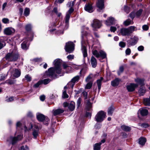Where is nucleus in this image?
I'll list each match as a JSON object with an SVG mask.
<instances>
[{
	"label": "nucleus",
	"mask_w": 150,
	"mask_h": 150,
	"mask_svg": "<svg viewBox=\"0 0 150 150\" xmlns=\"http://www.w3.org/2000/svg\"><path fill=\"white\" fill-rule=\"evenodd\" d=\"M124 10L126 12L128 13L129 12V8L127 6H124Z\"/></svg>",
	"instance_id": "52"
},
{
	"label": "nucleus",
	"mask_w": 150,
	"mask_h": 150,
	"mask_svg": "<svg viewBox=\"0 0 150 150\" xmlns=\"http://www.w3.org/2000/svg\"><path fill=\"white\" fill-rule=\"evenodd\" d=\"M74 50V44L72 42H68L66 43L65 46L66 51L69 53H71Z\"/></svg>",
	"instance_id": "7"
},
{
	"label": "nucleus",
	"mask_w": 150,
	"mask_h": 150,
	"mask_svg": "<svg viewBox=\"0 0 150 150\" xmlns=\"http://www.w3.org/2000/svg\"><path fill=\"white\" fill-rule=\"evenodd\" d=\"M131 50L129 48L127 49L125 51L126 54L127 55H129L131 53Z\"/></svg>",
	"instance_id": "54"
},
{
	"label": "nucleus",
	"mask_w": 150,
	"mask_h": 150,
	"mask_svg": "<svg viewBox=\"0 0 150 150\" xmlns=\"http://www.w3.org/2000/svg\"><path fill=\"white\" fill-rule=\"evenodd\" d=\"M106 113L103 111H100L98 112L96 115L95 120L97 122H102L105 117Z\"/></svg>",
	"instance_id": "2"
},
{
	"label": "nucleus",
	"mask_w": 150,
	"mask_h": 150,
	"mask_svg": "<svg viewBox=\"0 0 150 150\" xmlns=\"http://www.w3.org/2000/svg\"><path fill=\"white\" fill-rule=\"evenodd\" d=\"M120 80L118 78H116L111 81V85L114 87L117 86L119 84Z\"/></svg>",
	"instance_id": "21"
},
{
	"label": "nucleus",
	"mask_w": 150,
	"mask_h": 150,
	"mask_svg": "<svg viewBox=\"0 0 150 150\" xmlns=\"http://www.w3.org/2000/svg\"><path fill=\"white\" fill-rule=\"evenodd\" d=\"M141 115L143 116L146 115L148 113V110L145 108H142L139 110Z\"/></svg>",
	"instance_id": "18"
},
{
	"label": "nucleus",
	"mask_w": 150,
	"mask_h": 150,
	"mask_svg": "<svg viewBox=\"0 0 150 150\" xmlns=\"http://www.w3.org/2000/svg\"><path fill=\"white\" fill-rule=\"evenodd\" d=\"M146 142V139L144 138H141L139 139V144L142 145H144Z\"/></svg>",
	"instance_id": "31"
},
{
	"label": "nucleus",
	"mask_w": 150,
	"mask_h": 150,
	"mask_svg": "<svg viewBox=\"0 0 150 150\" xmlns=\"http://www.w3.org/2000/svg\"><path fill=\"white\" fill-rule=\"evenodd\" d=\"M22 125L21 123L20 122H18L16 125L17 128H18L21 127Z\"/></svg>",
	"instance_id": "57"
},
{
	"label": "nucleus",
	"mask_w": 150,
	"mask_h": 150,
	"mask_svg": "<svg viewBox=\"0 0 150 150\" xmlns=\"http://www.w3.org/2000/svg\"><path fill=\"white\" fill-rule=\"evenodd\" d=\"M25 28L26 30L27 31H30L31 30V26L30 24H28L26 25L25 27Z\"/></svg>",
	"instance_id": "41"
},
{
	"label": "nucleus",
	"mask_w": 150,
	"mask_h": 150,
	"mask_svg": "<svg viewBox=\"0 0 150 150\" xmlns=\"http://www.w3.org/2000/svg\"><path fill=\"white\" fill-rule=\"evenodd\" d=\"M137 49L139 51H142L144 50V47L142 46H140L138 47Z\"/></svg>",
	"instance_id": "56"
},
{
	"label": "nucleus",
	"mask_w": 150,
	"mask_h": 150,
	"mask_svg": "<svg viewBox=\"0 0 150 150\" xmlns=\"http://www.w3.org/2000/svg\"><path fill=\"white\" fill-rule=\"evenodd\" d=\"M129 35L132 33L134 31H136L137 30L136 27L134 26H132L127 28Z\"/></svg>",
	"instance_id": "24"
},
{
	"label": "nucleus",
	"mask_w": 150,
	"mask_h": 150,
	"mask_svg": "<svg viewBox=\"0 0 150 150\" xmlns=\"http://www.w3.org/2000/svg\"><path fill=\"white\" fill-rule=\"evenodd\" d=\"M42 83V81L40 80L38 82L35 84L34 85V87L35 88H38L39 87V85Z\"/></svg>",
	"instance_id": "40"
},
{
	"label": "nucleus",
	"mask_w": 150,
	"mask_h": 150,
	"mask_svg": "<svg viewBox=\"0 0 150 150\" xmlns=\"http://www.w3.org/2000/svg\"><path fill=\"white\" fill-rule=\"evenodd\" d=\"M42 81V83L46 85L48 83L50 82V80L49 79H45Z\"/></svg>",
	"instance_id": "45"
},
{
	"label": "nucleus",
	"mask_w": 150,
	"mask_h": 150,
	"mask_svg": "<svg viewBox=\"0 0 150 150\" xmlns=\"http://www.w3.org/2000/svg\"><path fill=\"white\" fill-rule=\"evenodd\" d=\"M23 136L21 134L18 135L17 137H10L8 138L7 141L9 143L13 144L16 143L17 141L21 139L22 138Z\"/></svg>",
	"instance_id": "6"
},
{
	"label": "nucleus",
	"mask_w": 150,
	"mask_h": 150,
	"mask_svg": "<svg viewBox=\"0 0 150 150\" xmlns=\"http://www.w3.org/2000/svg\"><path fill=\"white\" fill-rule=\"evenodd\" d=\"M80 77L79 76H76L74 77L67 84L68 87L72 88L76 82H78L79 79Z\"/></svg>",
	"instance_id": "9"
},
{
	"label": "nucleus",
	"mask_w": 150,
	"mask_h": 150,
	"mask_svg": "<svg viewBox=\"0 0 150 150\" xmlns=\"http://www.w3.org/2000/svg\"><path fill=\"white\" fill-rule=\"evenodd\" d=\"M82 93L84 96L85 97V99H87L88 95L86 91H83Z\"/></svg>",
	"instance_id": "61"
},
{
	"label": "nucleus",
	"mask_w": 150,
	"mask_h": 150,
	"mask_svg": "<svg viewBox=\"0 0 150 150\" xmlns=\"http://www.w3.org/2000/svg\"><path fill=\"white\" fill-rule=\"evenodd\" d=\"M10 71L11 73V76L14 78L18 77L21 75L20 70L17 69L11 68Z\"/></svg>",
	"instance_id": "8"
},
{
	"label": "nucleus",
	"mask_w": 150,
	"mask_h": 150,
	"mask_svg": "<svg viewBox=\"0 0 150 150\" xmlns=\"http://www.w3.org/2000/svg\"><path fill=\"white\" fill-rule=\"evenodd\" d=\"M117 30L116 28L115 27L111 26L110 28V30L111 32H114Z\"/></svg>",
	"instance_id": "49"
},
{
	"label": "nucleus",
	"mask_w": 150,
	"mask_h": 150,
	"mask_svg": "<svg viewBox=\"0 0 150 150\" xmlns=\"http://www.w3.org/2000/svg\"><path fill=\"white\" fill-rule=\"evenodd\" d=\"M101 144V142L95 144L93 145V149L94 150H100Z\"/></svg>",
	"instance_id": "26"
},
{
	"label": "nucleus",
	"mask_w": 150,
	"mask_h": 150,
	"mask_svg": "<svg viewBox=\"0 0 150 150\" xmlns=\"http://www.w3.org/2000/svg\"><path fill=\"white\" fill-rule=\"evenodd\" d=\"M40 99L41 101H43L45 99V96L43 95L41 96L40 97Z\"/></svg>",
	"instance_id": "62"
},
{
	"label": "nucleus",
	"mask_w": 150,
	"mask_h": 150,
	"mask_svg": "<svg viewBox=\"0 0 150 150\" xmlns=\"http://www.w3.org/2000/svg\"><path fill=\"white\" fill-rule=\"evenodd\" d=\"M135 81L138 84L143 85L144 84V80L139 78H137L135 79Z\"/></svg>",
	"instance_id": "29"
},
{
	"label": "nucleus",
	"mask_w": 150,
	"mask_h": 150,
	"mask_svg": "<svg viewBox=\"0 0 150 150\" xmlns=\"http://www.w3.org/2000/svg\"><path fill=\"white\" fill-rule=\"evenodd\" d=\"M91 103H90L89 101H88L86 107V110L88 111H90L91 108Z\"/></svg>",
	"instance_id": "36"
},
{
	"label": "nucleus",
	"mask_w": 150,
	"mask_h": 150,
	"mask_svg": "<svg viewBox=\"0 0 150 150\" xmlns=\"http://www.w3.org/2000/svg\"><path fill=\"white\" fill-rule=\"evenodd\" d=\"M131 41L130 44L131 45H135L138 40V37L136 36H134L133 37L131 38Z\"/></svg>",
	"instance_id": "22"
},
{
	"label": "nucleus",
	"mask_w": 150,
	"mask_h": 150,
	"mask_svg": "<svg viewBox=\"0 0 150 150\" xmlns=\"http://www.w3.org/2000/svg\"><path fill=\"white\" fill-rule=\"evenodd\" d=\"M15 30L13 28L8 27L5 28L4 30V34L7 35H10L14 33Z\"/></svg>",
	"instance_id": "10"
},
{
	"label": "nucleus",
	"mask_w": 150,
	"mask_h": 150,
	"mask_svg": "<svg viewBox=\"0 0 150 150\" xmlns=\"http://www.w3.org/2000/svg\"><path fill=\"white\" fill-rule=\"evenodd\" d=\"M61 62L62 60L60 59H55L53 63L54 68L51 67L46 72V74L49 76L56 77V73L59 74L61 72Z\"/></svg>",
	"instance_id": "1"
},
{
	"label": "nucleus",
	"mask_w": 150,
	"mask_h": 150,
	"mask_svg": "<svg viewBox=\"0 0 150 150\" xmlns=\"http://www.w3.org/2000/svg\"><path fill=\"white\" fill-rule=\"evenodd\" d=\"M30 13V9L29 8H25L24 12V15L25 16H28Z\"/></svg>",
	"instance_id": "37"
},
{
	"label": "nucleus",
	"mask_w": 150,
	"mask_h": 150,
	"mask_svg": "<svg viewBox=\"0 0 150 150\" xmlns=\"http://www.w3.org/2000/svg\"><path fill=\"white\" fill-rule=\"evenodd\" d=\"M124 68L122 66H121L120 67L119 71H118L117 73L119 75H120V74L123 71Z\"/></svg>",
	"instance_id": "42"
},
{
	"label": "nucleus",
	"mask_w": 150,
	"mask_h": 150,
	"mask_svg": "<svg viewBox=\"0 0 150 150\" xmlns=\"http://www.w3.org/2000/svg\"><path fill=\"white\" fill-rule=\"evenodd\" d=\"M119 46L122 47H124L125 46V44L123 42H120L119 43Z\"/></svg>",
	"instance_id": "48"
},
{
	"label": "nucleus",
	"mask_w": 150,
	"mask_h": 150,
	"mask_svg": "<svg viewBox=\"0 0 150 150\" xmlns=\"http://www.w3.org/2000/svg\"><path fill=\"white\" fill-rule=\"evenodd\" d=\"M103 79V78L102 77L100 78V79H98L97 81V83L98 85V89L99 91L100 90L101 88V81Z\"/></svg>",
	"instance_id": "30"
},
{
	"label": "nucleus",
	"mask_w": 150,
	"mask_h": 150,
	"mask_svg": "<svg viewBox=\"0 0 150 150\" xmlns=\"http://www.w3.org/2000/svg\"><path fill=\"white\" fill-rule=\"evenodd\" d=\"M74 4V1H71L69 3L67 4L69 5V6L72 7Z\"/></svg>",
	"instance_id": "55"
},
{
	"label": "nucleus",
	"mask_w": 150,
	"mask_h": 150,
	"mask_svg": "<svg viewBox=\"0 0 150 150\" xmlns=\"http://www.w3.org/2000/svg\"><path fill=\"white\" fill-rule=\"evenodd\" d=\"M121 128L122 130L127 132L131 130L130 127L124 125H122Z\"/></svg>",
	"instance_id": "27"
},
{
	"label": "nucleus",
	"mask_w": 150,
	"mask_h": 150,
	"mask_svg": "<svg viewBox=\"0 0 150 150\" xmlns=\"http://www.w3.org/2000/svg\"><path fill=\"white\" fill-rule=\"evenodd\" d=\"M115 20L112 17L109 18L105 22V24L107 26H110L115 23Z\"/></svg>",
	"instance_id": "16"
},
{
	"label": "nucleus",
	"mask_w": 150,
	"mask_h": 150,
	"mask_svg": "<svg viewBox=\"0 0 150 150\" xmlns=\"http://www.w3.org/2000/svg\"><path fill=\"white\" fill-rule=\"evenodd\" d=\"M63 67H64V69H66L67 67H68L69 69H71V67L68 66L66 64H63Z\"/></svg>",
	"instance_id": "60"
},
{
	"label": "nucleus",
	"mask_w": 150,
	"mask_h": 150,
	"mask_svg": "<svg viewBox=\"0 0 150 150\" xmlns=\"http://www.w3.org/2000/svg\"><path fill=\"white\" fill-rule=\"evenodd\" d=\"M39 130L33 129V135L35 138H36L38 135Z\"/></svg>",
	"instance_id": "33"
},
{
	"label": "nucleus",
	"mask_w": 150,
	"mask_h": 150,
	"mask_svg": "<svg viewBox=\"0 0 150 150\" xmlns=\"http://www.w3.org/2000/svg\"><path fill=\"white\" fill-rule=\"evenodd\" d=\"M67 58L69 60H71L74 59V55L70 54L67 56Z\"/></svg>",
	"instance_id": "44"
},
{
	"label": "nucleus",
	"mask_w": 150,
	"mask_h": 150,
	"mask_svg": "<svg viewBox=\"0 0 150 150\" xmlns=\"http://www.w3.org/2000/svg\"><path fill=\"white\" fill-rule=\"evenodd\" d=\"M91 63L92 67H95L97 64V62L96 59L93 56H92L90 60Z\"/></svg>",
	"instance_id": "20"
},
{
	"label": "nucleus",
	"mask_w": 150,
	"mask_h": 150,
	"mask_svg": "<svg viewBox=\"0 0 150 150\" xmlns=\"http://www.w3.org/2000/svg\"><path fill=\"white\" fill-rule=\"evenodd\" d=\"M86 115L87 117H88L90 118L91 116V114L89 112H87L86 113Z\"/></svg>",
	"instance_id": "64"
},
{
	"label": "nucleus",
	"mask_w": 150,
	"mask_h": 150,
	"mask_svg": "<svg viewBox=\"0 0 150 150\" xmlns=\"http://www.w3.org/2000/svg\"><path fill=\"white\" fill-rule=\"evenodd\" d=\"M75 103L74 102H71L68 105V108L71 111H73L75 108Z\"/></svg>",
	"instance_id": "25"
},
{
	"label": "nucleus",
	"mask_w": 150,
	"mask_h": 150,
	"mask_svg": "<svg viewBox=\"0 0 150 150\" xmlns=\"http://www.w3.org/2000/svg\"><path fill=\"white\" fill-rule=\"evenodd\" d=\"M97 6L99 8V11L102 10L104 8V2L103 0H98L97 3Z\"/></svg>",
	"instance_id": "14"
},
{
	"label": "nucleus",
	"mask_w": 150,
	"mask_h": 150,
	"mask_svg": "<svg viewBox=\"0 0 150 150\" xmlns=\"http://www.w3.org/2000/svg\"><path fill=\"white\" fill-rule=\"evenodd\" d=\"M85 10L91 13L93 11L92 6L90 4H88L85 6Z\"/></svg>",
	"instance_id": "23"
},
{
	"label": "nucleus",
	"mask_w": 150,
	"mask_h": 150,
	"mask_svg": "<svg viewBox=\"0 0 150 150\" xmlns=\"http://www.w3.org/2000/svg\"><path fill=\"white\" fill-rule=\"evenodd\" d=\"M136 13H135V12H133L130 14L129 16L132 19H133L135 16H136Z\"/></svg>",
	"instance_id": "43"
},
{
	"label": "nucleus",
	"mask_w": 150,
	"mask_h": 150,
	"mask_svg": "<svg viewBox=\"0 0 150 150\" xmlns=\"http://www.w3.org/2000/svg\"><path fill=\"white\" fill-rule=\"evenodd\" d=\"M91 79V75H88V76L87 78H86V82H88L90 81V80Z\"/></svg>",
	"instance_id": "59"
},
{
	"label": "nucleus",
	"mask_w": 150,
	"mask_h": 150,
	"mask_svg": "<svg viewBox=\"0 0 150 150\" xmlns=\"http://www.w3.org/2000/svg\"><path fill=\"white\" fill-rule=\"evenodd\" d=\"M63 96L64 98H68L69 97L68 95L66 93V91H64L63 92Z\"/></svg>",
	"instance_id": "47"
},
{
	"label": "nucleus",
	"mask_w": 150,
	"mask_h": 150,
	"mask_svg": "<svg viewBox=\"0 0 150 150\" xmlns=\"http://www.w3.org/2000/svg\"><path fill=\"white\" fill-rule=\"evenodd\" d=\"M25 78L26 80L28 81H30L31 80V77L28 75H27L25 76Z\"/></svg>",
	"instance_id": "51"
},
{
	"label": "nucleus",
	"mask_w": 150,
	"mask_h": 150,
	"mask_svg": "<svg viewBox=\"0 0 150 150\" xmlns=\"http://www.w3.org/2000/svg\"><path fill=\"white\" fill-rule=\"evenodd\" d=\"M144 103L146 106H150V99L148 98L144 99Z\"/></svg>",
	"instance_id": "32"
},
{
	"label": "nucleus",
	"mask_w": 150,
	"mask_h": 150,
	"mask_svg": "<svg viewBox=\"0 0 150 150\" xmlns=\"http://www.w3.org/2000/svg\"><path fill=\"white\" fill-rule=\"evenodd\" d=\"M93 84V83L92 82H90L88 83L85 87V89H90L92 87Z\"/></svg>",
	"instance_id": "35"
},
{
	"label": "nucleus",
	"mask_w": 150,
	"mask_h": 150,
	"mask_svg": "<svg viewBox=\"0 0 150 150\" xmlns=\"http://www.w3.org/2000/svg\"><path fill=\"white\" fill-rule=\"evenodd\" d=\"M64 111V110L61 109L54 110H53V114L55 116L62 113Z\"/></svg>",
	"instance_id": "19"
},
{
	"label": "nucleus",
	"mask_w": 150,
	"mask_h": 150,
	"mask_svg": "<svg viewBox=\"0 0 150 150\" xmlns=\"http://www.w3.org/2000/svg\"><path fill=\"white\" fill-rule=\"evenodd\" d=\"M2 21L4 23H9V20L7 18H4L2 20Z\"/></svg>",
	"instance_id": "46"
},
{
	"label": "nucleus",
	"mask_w": 150,
	"mask_h": 150,
	"mask_svg": "<svg viewBox=\"0 0 150 150\" xmlns=\"http://www.w3.org/2000/svg\"><path fill=\"white\" fill-rule=\"evenodd\" d=\"M91 25L92 27L94 28H99L101 25V23L98 20L94 19Z\"/></svg>",
	"instance_id": "12"
},
{
	"label": "nucleus",
	"mask_w": 150,
	"mask_h": 150,
	"mask_svg": "<svg viewBox=\"0 0 150 150\" xmlns=\"http://www.w3.org/2000/svg\"><path fill=\"white\" fill-rule=\"evenodd\" d=\"M142 29L144 30H147L148 29V26L146 25H144L142 26Z\"/></svg>",
	"instance_id": "53"
},
{
	"label": "nucleus",
	"mask_w": 150,
	"mask_h": 150,
	"mask_svg": "<svg viewBox=\"0 0 150 150\" xmlns=\"http://www.w3.org/2000/svg\"><path fill=\"white\" fill-rule=\"evenodd\" d=\"M142 11L143 10L141 9L137 11V12L136 13V17H139L141 15Z\"/></svg>",
	"instance_id": "39"
},
{
	"label": "nucleus",
	"mask_w": 150,
	"mask_h": 150,
	"mask_svg": "<svg viewBox=\"0 0 150 150\" xmlns=\"http://www.w3.org/2000/svg\"><path fill=\"white\" fill-rule=\"evenodd\" d=\"M18 55L13 52L8 53L6 56V59L8 61H14L18 58Z\"/></svg>",
	"instance_id": "4"
},
{
	"label": "nucleus",
	"mask_w": 150,
	"mask_h": 150,
	"mask_svg": "<svg viewBox=\"0 0 150 150\" xmlns=\"http://www.w3.org/2000/svg\"><path fill=\"white\" fill-rule=\"evenodd\" d=\"M120 34L123 36H129V34L128 28H122L120 30Z\"/></svg>",
	"instance_id": "13"
},
{
	"label": "nucleus",
	"mask_w": 150,
	"mask_h": 150,
	"mask_svg": "<svg viewBox=\"0 0 150 150\" xmlns=\"http://www.w3.org/2000/svg\"><path fill=\"white\" fill-rule=\"evenodd\" d=\"M83 41L82 40L81 41V49L83 52V56L84 58L86 57L87 56V50L86 47L83 44Z\"/></svg>",
	"instance_id": "17"
},
{
	"label": "nucleus",
	"mask_w": 150,
	"mask_h": 150,
	"mask_svg": "<svg viewBox=\"0 0 150 150\" xmlns=\"http://www.w3.org/2000/svg\"><path fill=\"white\" fill-rule=\"evenodd\" d=\"M74 9L72 7H71L70 9L69 10V14H70L74 11Z\"/></svg>",
	"instance_id": "63"
},
{
	"label": "nucleus",
	"mask_w": 150,
	"mask_h": 150,
	"mask_svg": "<svg viewBox=\"0 0 150 150\" xmlns=\"http://www.w3.org/2000/svg\"><path fill=\"white\" fill-rule=\"evenodd\" d=\"M113 108L112 107H110L108 109V114L109 115H111L112 114Z\"/></svg>",
	"instance_id": "38"
},
{
	"label": "nucleus",
	"mask_w": 150,
	"mask_h": 150,
	"mask_svg": "<svg viewBox=\"0 0 150 150\" xmlns=\"http://www.w3.org/2000/svg\"><path fill=\"white\" fill-rule=\"evenodd\" d=\"M93 54L97 58L101 57L103 59L105 58L106 57V53L102 50L98 52L97 50H95L92 51Z\"/></svg>",
	"instance_id": "5"
},
{
	"label": "nucleus",
	"mask_w": 150,
	"mask_h": 150,
	"mask_svg": "<svg viewBox=\"0 0 150 150\" xmlns=\"http://www.w3.org/2000/svg\"><path fill=\"white\" fill-rule=\"evenodd\" d=\"M37 118L39 121L43 122L44 124L47 125L49 122L50 120L48 117L38 113L37 114Z\"/></svg>",
	"instance_id": "3"
},
{
	"label": "nucleus",
	"mask_w": 150,
	"mask_h": 150,
	"mask_svg": "<svg viewBox=\"0 0 150 150\" xmlns=\"http://www.w3.org/2000/svg\"><path fill=\"white\" fill-rule=\"evenodd\" d=\"M14 100V97H11L9 98L6 99V101L8 102H11Z\"/></svg>",
	"instance_id": "50"
},
{
	"label": "nucleus",
	"mask_w": 150,
	"mask_h": 150,
	"mask_svg": "<svg viewBox=\"0 0 150 150\" xmlns=\"http://www.w3.org/2000/svg\"><path fill=\"white\" fill-rule=\"evenodd\" d=\"M123 23L125 26H127L130 24H132L133 23V22L132 20L128 19L125 21Z\"/></svg>",
	"instance_id": "28"
},
{
	"label": "nucleus",
	"mask_w": 150,
	"mask_h": 150,
	"mask_svg": "<svg viewBox=\"0 0 150 150\" xmlns=\"http://www.w3.org/2000/svg\"><path fill=\"white\" fill-rule=\"evenodd\" d=\"M70 14H67L65 18V23H66V26L67 28L68 27V23L69 21L70 17Z\"/></svg>",
	"instance_id": "34"
},
{
	"label": "nucleus",
	"mask_w": 150,
	"mask_h": 150,
	"mask_svg": "<svg viewBox=\"0 0 150 150\" xmlns=\"http://www.w3.org/2000/svg\"><path fill=\"white\" fill-rule=\"evenodd\" d=\"M138 86L137 84L130 83L127 86V88L128 91L132 92L134 91Z\"/></svg>",
	"instance_id": "11"
},
{
	"label": "nucleus",
	"mask_w": 150,
	"mask_h": 150,
	"mask_svg": "<svg viewBox=\"0 0 150 150\" xmlns=\"http://www.w3.org/2000/svg\"><path fill=\"white\" fill-rule=\"evenodd\" d=\"M142 126L145 128H147L149 127V125L148 124L144 123L142 125Z\"/></svg>",
	"instance_id": "58"
},
{
	"label": "nucleus",
	"mask_w": 150,
	"mask_h": 150,
	"mask_svg": "<svg viewBox=\"0 0 150 150\" xmlns=\"http://www.w3.org/2000/svg\"><path fill=\"white\" fill-rule=\"evenodd\" d=\"M28 39L26 38L21 44V47L23 50H27L28 49L29 46V44L28 42Z\"/></svg>",
	"instance_id": "15"
}]
</instances>
